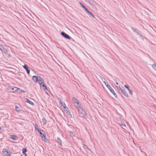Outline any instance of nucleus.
<instances>
[{
  "label": "nucleus",
  "instance_id": "obj_1",
  "mask_svg": "<svg viewBox=\"0 0 156 156\" xmlns=\"http://www.w3.org/2000/svg\"><path fill=\"white\" fill-rule=\"evenodd\" d=\"M33 80L35 82H38L40 85L43 84L44 83L43 80L40 76H33Z\"/></svg>",
  "mask_w": 156,
  "mask_h": 156
},
{
  "label": "nucleus",
  "instance_id": "obj_2",
  "mask_svg": "<svg viewBox=\"0 0 156 156\" xmlns=\"http://www.w3.org/2000/svg\"><path fill=\"white\" fill-rule=\"evenodd\" d=\"M59 103L61 105V106H62L63 108V110L66 112L67 115H69V117L70 118H72V115H71L70 112L69 111H67V108L66 107L65 104L62 102V101H60Z\"/></svg>",
  "mask_w": 156,
  "mask_h": 156
},
{
  "label": "nucleus",
  "instance_id": "obj_3",
  "mask_svg": "<svg viewBox=\"0 0 156 156\" xmlns=\"http://www.w3.org/2000/svg\"><path fill=\"white\" fill-rule=\"evenodd\" d=\"M77 108L78 109L79 114L81 115L82 116L84 117L87 116V114L86 112L83 109L81 105L78 107Z\"/></svg>",
  "mask_w": 156,
  "mask_h": 156
},
{
  "label": "nucleus",
  "instance_id": "obj_4",
  "mask_svg": "<svg viewBox=\"0 0 156 156\" xmlns=\"http://www.w3.org/2000/svg\"><path fill=\"white\" fill-rule=\"evenodd\" d=\"M73 100L74 102V104L75 106L78 108V107L80 106L81 105L79 104V102L78 100L75 97L73 98Z\"/></svg>",
  "mask_w": 156,
  "mask_h": 156
},
{
  "label": "nucleus",
  "instance_id": "obj_5",
  "mask_svg": "<svg viewBox=\"0 0 156 156\" xmlns=\"http://www.w3.org/2000/svg\"><path fill=\"white\" fill-rule=\"evenodd\" d=\"M2 153L5 156H10V153L8 152L6 149H3Z\"/></svg>",
  "mask_w": 156,
  "mask_h": 156
},
{
  "label": "nucleus",
  "instance_id": "obj_6",
  "mask_svg": "<svg viewBox=\"0 0 156 156\" xmlns=\"http://www.w3.org/2000/svg\"><path fill=\"white\" fill-rule=\"evenodd\" d=\"M61 34L62 35L63 37H64L65 38H67L68 39H71V37H69L68 35L66 34L64 32H62L61 33Z\"/></svg>",
  "mask_w": 156,
  "mask_h": 156
},
{
  "label": "nucleus",
  "instance_id": "obj_7",
  "mask_svg": "<svg viewBox=\"0 0 156 156\" xmlns=\"http://www.w3.org/2000/svg\"><path fill=\"white\" fill-rule=\"evenodd\" d=\"M9 137L11 139L15 140H16L18 139L17 137L14 135H10Z\"/></svg>",
  "mask_w": 156,
  "mask_h": 156
},
{
  "label": "nucleus",
  "instance_id": "obj_8",
  "mask_svg": "<svg viewBox=\"0 0 156 156\" xmlns=\"http://www.w3.org/2000/svg\"><path fill=\"white\" fill-rule=\"evenodd\" d=\"M23 67L26 70L27 73L28 74H29L30 73V70L29 69L27 66V65L25 64L23 66Z\"/></svg>",
  "mask_w": 156,
  "mask_h": 156
},
{
  "label": "nucleus",
  "instance_id": "obj_9",
  "mask_svg": "<svg viewBox=\"0 0 156 156\" xmlns=\"http://www.w3.org/2000/svg\"><path fill=\"white\" fill-rule=\"evenodd\" d=\"M100 77L102 82L104 83L106 86L108 84L105 78L102 77L101 76H100Z\"/></svg>",
  "mask_w": 156,
  "mask_h": 156
},
{
  "label": "nucleus",
  "instance_id": "obj_10",
  "mask_svg": "<svg viewBox=\"0 0 156 156\" xmlns=\"http://www.w3.org/2000/svg\"><path fill=\"white\" fill-rule=\"evenodd\" d=\"M121 92L125 96L127 97H128V95L127 93L126 92L125 90L123 89L122 90H121Z\"/></svg>",
  "mask_w": 156,
  "mask_h": 156
},
{
  "label": "nucleus",
  "instance_id": "obj_11",
  "mask_svg": "<svg viewBox=\"0 0 156 156\" xmlns=\"http://www.w3.org/2000/svg\"><path fill=\"white\" fill-rule=\"evenodd\" d=\"M26 102L28 103H29V104L31 105H34V103L31 101H30V100L27 98H26Z\"/></svg>",
  "mask_w": 156,
  "mask_h": 156
},
{
  "label": "nucleus",
  "instance_id": "obj_12",
  "mask_svg": "<svg viewBox=\"0 0 156 156\" xmlns=\"http://www.w3.org/2000/svg\"><path fill=\"white\" fill-rule=\"evenodd\" d=\"M42 140H44L45 142H47L48 141V140L46 138V136L45 135H43V137H42Z\"/></svg>",
  "mask_w": 156,
  "mask_h": 156
},
{
  "label": "nucleus",
  "instance_id": "obj_13",
  "mask_svg": "<svg viewBox=\"0 0 156 156\" xmlns=\"http://www.w3.org/2000/svg\"><path fill=\"white\" fill-rule=\"evenodd\" d=\"M111 92L114 95V96L116 98H118V97H117V94L115 93V92L114 91V90L113 89L111 91Z\"/></svg>",
  "mask_w": 156,
  "mask_h": 156
},
{
  "label": "nucleus",
  "instance_id": "obj_14",
  "mask_svg": "<svg viewBox=\"0 0 156 156\" xmlns=\"http://www.w3.org/2000/svg\"><path fill=\"white\" fill-rule=\"evenodd\" d=\"M119 124L121 126H122L123 127H125V128L126 127V124L123 121H121L119 123Z\"/></svg>",
  "mask_w": 156,
  "mask_h": 156
},
{
  "label": "nucleus",
  "instance_id": "obj_15",
  "mask_svg": "<svg viewBox=\"0 0 156 156\" xmlns=\"http://www.w3.org/2000/svg\"><path fill=\"white\" fill-rule=\"evenodd\" d=\"M151 67L153 69L156 71V64H154L151 65Z\"/></svg>",
  "mask_w": 156,
  "mask_h": 156
},
{
  "label": "nucleus",
  "instance_id": "obj_16",
  "mask_svg": "<svg viewBox=\"0 0 156 156\" xmlns=\"http://www.w3.org/2000/svg\"><path fill=\"white\" fill-rule=\"evenodd\" d=\"M10 89L12 90H14V91H16L17 90H20V89L16 87H14L13 88H10Z\"/></svg>",
  "mask_w": 156,
  "mask_h": 156
},
{
  "label": "nucleus",
  "instance_id": "obj_17",
  "mask_svg": "<svg viewBox=\"0 0 156 156\" xmlns=\"http://www.w3.org/2000/svg\"><path fill=\"white\" fill-rule=\"evenodd\" d=\"M80 4L81 5V6L85 9V10H86L87 9L84 6L83 4L82 3L80 2Z\"/></svg>",
  "mask_w": 156,
  "mask_h": 156
},
{
  "label": "nucleus",
  "instance_id": "obj_18",
  "mask_svg": "<svg viewBox=\"0 0 156 156\" xmlns=\"http://www.w3.org/2000/svg\"><path fill=\"white\" fill-rule=\"evenodd\" d=\"M86 2H88L89 4L91 6H93V4L91 2L90 0H84Z\"/></svg>",
  "mask_w": 156,
  "mask_h": 156
},
{
  "label": "nucleus",
  "instance_id": "obj_19",
  "mask_svg": "<svg viewBox=\"0 0 156 156\" xmlns=\"http://www.w3.org/2000/svg\"><path fill=\"white\" fill-rule=\"evenodd\" d=\"M87 13L89 14L90 15H91L93 18H95V17L94 16L90 11H88V9H87L86 10H85Z\"/></svg>",
  "mask_w": 156,
  "mask_h": 156
},
{
  "label": "nucleus",
  "instance_id": "obj_20",
  "mask_svg": "<svg viewBox=\"0 0 156 156\" xmlns=\"http://www.w3.org/2000/svg\"><path fill=\"white\" fill-rule=\"evenodd\" d=\"M87 13L89 14L90 15H91L93 18H95V17L94 16L90 11H88V9H87L86 10H85Z\"/></svg>",
  "mask_w": 156,
  "mask_h": 156
},
{
  "label": "nucleus",
  "instance_id": "obj_21",
  "mask_svg": "<svg viewBox=\"0 0 156 156\" xmlns=\"http://www.w3.org/2000/svg\"><path fill=\"white\" fill-rule=\"evenodd\" d=\"M2 52L4 53H6L7 52V50L5 49L4 48L2 49V50L1 51Z\"/></svg>",
  "mask_w": 156,
  "mask_h": 156
},
{
  "label": "nucleus",
  "instance_id": "obj_22",
  "mask_svg": "<svg viewBox=\"0 0 156 156\" xmlns=\"http://www.w3.org/2000/svg\"><path fill=\"white\" fill-rule=\"evenodd\" d=\"M2 52L4 53H6L7 52V50L5 49L4 48L2 49V50L1 51Z\"/></svg>",
  "mask_w": 156,
  "mask_h": 156
},
{
  "label": "nucleus",
  "instance_id": "obj_23",
  "mask_svg": "<svg viewBox=\"0 0 156 156\" xmlns=\"http://www.w3.org/2000/svg\"><path fill=\"white\" fill-rule=\"evenodd\" d=\"M2 52L4 53H6L7 52V50L5 49L4 48L2 49V50L1 51Z\"/></svg>",
  "mask_w": 156,
  "mask_h": 156
},
{
  "label": "nucleus",
  "instance_id": "obj_24",
  "mask_svg": "<svg viewBox=\"0 0 156 156\" xmlns=\"http://www.w3.org/2000/svg\"><path fill=\"white\" fill-rule=\"evenodd\" d=\"M42 121H43V122L44 123V124H45L46 123L47 121L45 119H42Z\"/></svg>",
  "mask_w": 156,
  "mask_h": 156
},
{
  "label": "nucleus",
  "instance_id": "obj_25",
  "mask_svg": "<svg viewBox=\"0 0 156 156\" xmlns=\"http://www.w3.org/2000/svg\"><path fill=\"white\" fill-rule=\"evenodd\" d=\"M27 151V149L26 148H23L22 149V152L23 154L25 153Z\"/></svg>",
  "mask_w": 156,
  "mask_h": 156
},
{
  "label": "nucleus",
  "instance_id": "obj_26",
  "mask_svg": "<svg viewBox=\"0 0 156 156\" xmlns=\"http://www.w3.org/2000/svg\"><path fill=\"white\" fill-rule=\"evenodd\" d=\"M15 108L16 111L17 112H19L20 111V110H19V108L17 107V106H15Z\"/></svg>",
  "mask_w": 156,
  "mask_h": 156
},
{
  "label": "nucleus",
  "instance_id": "obj_27",
  "mask_svg": "<svg viewBox=\"0 0 156 156\" xmlns=\"http://www.w3.org/2000/svg\"><path fill=\"white\" fill-rule=\"evenodd\" d=\"M43 88L44 90H47V87L46 86H45L44 84H43L42 85Z\"/></svg>",
  "mask_w": 156,
  "mask_h": 156
},
{
  "label": "nucleus",
  "instance_id": "obj_28",
  "mask_svg": "<svg viewBox=\"0 0 156 156\" xmlns=\"http://www.w3.org/2000/svg\"><path fill=\"white\" fill-rule=\"evenodd\" d=\"M35 129L36 130H37L38 131H39V130H40L38 128V126H37V125L36 124H35Z\"/></svg>",
  "mask_w": 156,
  "mask_h": 156
},
{
  "label": "nucleus",
  "instance_id": "obj_29",
  "mask_svg": "<svg viewBox=\"0 0 156 156\" xmlns=\"http://www.w3.org/2000/svg\"><path fill=\"white\" fill-rule=\"evenodd\" d=\"M39 132V133L40 134H41V137H43V135H44V134H43L41 132V131L39 130V131H38Z\"/></svg>",
  "mask_w": 156,
  "mask_h": 156
},
{
  "label": "nucleus",
  "instance_id": "obj_30",
  "mask_svg": "<svg viewBox=\"0 0 156 156\" xmlns=\"http://www.w3.org/2000/svg\"><path fill=\"white\" fill-rule=\"evenodd\" d=\"M107 87H108V88L109 89H110L111 88V86L108 85V84L107 85H106Z\"/></svg>",
  "mask_w": 156,
  "mask_h": 156
},
{
  "label": "nucleus",
  "instance_id": "obj_31",
  "mask_svg": "<svg viewBox=\"0 0 156 156\" xmlns=\"http://www.w3.org/2000/svg\"><path fill=\"white\" fill-rule=\"evenodd\" d=\"M3 46L2 45H0V49L2 51V50L4 48Z\"/></svg>",
  "mask_w": 156,
  "mask_h": 156
},
{
  "label": "nucleus",
  "instance_id": "obj_32",
  "mask_svg": "<svg viewBox=\"0 0 156 156\" xmlns=\"http://www.w3.org/2000/svg\"><path fill=\"white\" fill-rule=\"evenodd\" d=\"M58 142L59 143H60V144L61 143V141L60 139L59 138H58Z\"/></svg>",
  "mask_w": 156,
  "mask_h": 156
},
{
  "label": "nucleus",
  "instance_id": "obj_33",
  "mask_svg": "<svg viewBox=\"0 0 156 156\" xmlns=\"http://www.w3.org/2000/svg\"><path fill=\"white\" fill-rule=\"evenodd\" d=\"M117 88L119 89V90L121 91V90H122L123 89H122V88L120 87V86H118L117 87Z\"/></svg>",
  "mask_w": 156,
  "mask_h": 156
},
{
  "label": "nucleus",
  "instance_id": "obj_34",
  "mask_svg": "<svg viewBox=\"0 0 156 156\" xmlns=\"http://www.w3.org/2000/svg\"><path fill=\"white\" fill-rule=\"evenodd\" d=\"M128 90L129 91V93H130V94H131V95L132 94H133V92H132V91L131 90H130V89H129Z\"/></svg>",
  "mask_w": 156,
  "mask_h": 156
},
{
  "label": "nucleus",
  "instance_id": "obj_35",
  "mask_svg": "<svg viewBox=\"0 0 156 156\" xmlns=\"http://www.w3.org/2000/svg\"><path fill=\"white\" fill-rule=\"evenodd\" d=\"M86 151L88 153H89L90 152V150L88 148H87V150H86Z\"/></svg>",
  "mask_w": 156,
  "mask_h": 156
},
{
  "label": "nucleus",
  "instance_id": "obj_36",
  "mask_svg": "<svg viewBox=\"0 0 156 156\" xmlns=\"http://www.w3.org/2000/svg\"><path fill=\"white\" fill-rule=\"evenodd\" d=\"M124 87H125V88H126L128 90H129V87H128L127 86V85H125L124 86Z\"/></svg>",
  "mask_w": 156,
  "mask_h": 156
},
{
  "label": "nucleus",
  "instance_id": "obj_37",
  "mask_svg": "<svg viewBox=\"0 0 156 156\" xmlns=\"http://www.w3.org/2000/svg\"><path fill=\"white\" fill-rule=\"evenodd\" d=\"M70 133L71 136H72V135H73V136H74V135L73 134V133L72 131H70Z\"/></svg>",
  "mask_w": 156,
  "mask_h": 156
},
{
  "label": "nucleus",
  "instance_id": "obj_38",
  "mask_svg": "<svg viewBox=\"0 0 156 156\" xmlns=\"http://www.w3.org/2000/svg\"><path fill=\"white\" fill-rule=\"evenodd\" d=\"M83 147L85 149H86V148H87V146L86 145H84L83 146Z\"/></svg>",
  "mask_w": 156,
  "mask_h": 156
},
{
  "label": "nucleus",
  "instance_id": "obj_39",
  "mask_svg": "<svg viewBox=\"0 0 156 156\" xmlns=\"http://www.w3.org/2000/svg\"><path fill=\"white\" fill-rule=\"evenodd\" d=\"M21 91L22 92H23V93H24V92H25V91L23 90H21Z\"/></svg>",
  "mask_w": 156,
  "mask_h": 156
},
{
  "label": "nucleus",
  "instance_id": "obj_40",
  "mask_svg": "<svg viewBox=\"0 0 156 156\" xmlns=\"http://www.w3.org/2000/svg\"><path fill=\"white\" fill-rule=\"evenodd\" d=\"M113 89L111 88H110V89H109V90H110V91H111Z\"/></svg>",
  "mask_w": 156,
  "mask_h": 156
},
{
  "label": "nucleus",
  "instance_id": "obj_41",
  "mask_svg": "<svg viewBox=\"0 0 156 156\" xmlns=\"http://www.w3.org/2000/svg\"><path fill=\"white\" fill-rule=\"evenodd\" d=\"M116 84L117 85H118V83L117 82H116Z\"/></svg>",
  "mask_w": 156,
  "mask_h": 156
},
{
  "label": "nucleus",
  "instance_id": "obj_42",
  "mask_svg": "<svg viewBox=\"0 0 156 156\" xmlns=\"http://www.w3.org/2000/svg\"><path fill=\"white\" fill-rule=\"evenodd\" d=\"M154 107L156 108V105H154Z\"/></svg>",
  "mask_w": 156,
  "mask_h": 156
},
{
  "label": "nucleus",
  "instance_id": "obj_43",
  "mask_svg": "<svg viewBox=\"0 0 156 156\" xmlns=\"http://www.w3.org/2000/svg\"><path fill=\"white\" fill-rule=\"evenodd\" d=\"M133 30L135 31V29H133Z\"/></svg>",
  "mask_w": 156,
  "mask_h": 156
}]
</instances>
